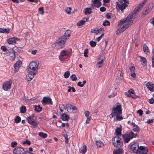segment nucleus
Here are the masks:
<instances>
[{"instance_id":"052dcab7","label":"nucleus","mask_w":154,"mask_h":154,"mask_svg":"<svg viewBox=\"0 0 154 154\" xmlns=\"http://www.w3.org/2000/svg\"><path fill=\"white\" fill-rule=\"evenodd\" d=\"M111 13H108V14H106V17L108 19H110L111 17Z\"/></svg>"},{"instance_id":"58836bf2","label":"nucleus","mask_w":154,"mask_h":154,"mask_svg":"<svg viewBox=\"0 0 154 154\" xmlns=\"http://www.w3.org/2000/svg\"><path fill=\"white\" fill-rule=\"evenodd\" d=\"M87 150V147L86 145H84L83 146V149L81 150V152L82 154H85Z\"/></svg>"},{"instance_id":"f704fd0d","label":"nucleus","mask_w":154,"mask_h":154,"mask_svg":"<svg viewBox=\"0 0 154 154\" xmlns=\"http://www.w3.org/2000/svg\"><path fill=\"white\" fill-rule=\"evenodd\" d=\"M42 108L41 107L40 105L36 106H35V110L38 112H39L41 110Z\"/></svg>"},{"instance_id":"6e6d98bb","label":"nucleus","mask_w":154,"mask_h":154,"mask_svg":"<svg viewBox=\"0 0 154 154\" xmlns=\"http://www.w3.org/2000/svg\"><path fill=\"white\" fill-rule=\"evenodd\" d=\"M106 8L104 7H102L100 8V11L101 12H104L106 10Z\"/></svg>"},{"instance_id":"37998d69","label":"nucleus","mask_w":154,"mask_h":154,"mask_svg":"<svg viewBox=\"0 0 154 154\" xmlns=\"http://www.w3.org/2000/svg\"><path fill=\"white\" fill-rule=\"evenodd\" d=\"M90 44L91 46L93 47H95L96 45V43L95 42L91 41L90 42Z\"/></svg>"},{"instance_id":"bb28decb","label":"nucleus","mask_w":154,"mask_h":154,"mask_svg":"<svg viewBox=\"0 0 154 154\" xmlns=\"http://www.w3.org/2000/svg\"><path fill=\"white\" fill-rule=\"evenodd\" d=\"M9 32L10 29L8 28L5 29L4 28H0V33H8Z\"/></svg>"},{"instance_id":"6e6552de","label":"nucleus","mask_w":154,"mask_h":154,"mask_svg":"<svg viewBox=\"0 0 154 154\" xmlns=\"http://www.w3.org/2000/svg\"><path fill=\"white\" fill-rule=\"evenodd\" d=\"M146 2V0H145L143 2L139 4L138 6L136 7L135 9L133 11V13L132 14L133 15V14H136L137 13H138L143 8V6H144Z\"/></svg>"},{"instance_id":"2f4dec72","label":"nucleus","mask_w":154,"mask_h":154,"mask_svg":"<svg viewBox=\"0 0 154 154\" xmlns=\"http://www.w3.org/2000/svg\"><path fill=\"white\" fill-rule=\"evenodd\" d=\"M71 33V31L70 30H66L65 32V35L64 37H65V38H68V37L70 36Z\"/></svg>"},{"instance_id":"6ab92c4d","label":"nucleus","mask_w":154,"mask_h":154,"mask_svg":"<svg viewBox=\"0 0 154 154\" xmlns=\"http://www.w3.org/2000/svg\"><path fill=\"white\" fill-rule=\"evenodd\" d=\"M101 0H92L93 6L97 8H99L101 6V4L100 2Z\"/></svg>"},{"instance_id":"5fc2aeb1","label":"nucleus","mask_w":154,"mask_h":154,"mask_svg":"<svg viewBox=\"0 0 154 154\" xmlns=\"http://www.w3.org/2000/svg\"><path fill=\"white\" fill-rule=\"evenodd\" d=\"M89 112L88 111H85V114L87 118L90 117L89 116Z\"/></svg>"},{"instance_id":"0eeeda50","label":"nucleus","mask_w":154,"mask_h":154,"mask_svg":"<svg viewBox=\"0 0 154 154\" xmlns=\"http://www.w3.org/2000/svg\"><path fill=\"white\" fill-rule=\"evenodd\" d=\"M112 143L115 147H121L123 145L121 138L118 136L115 137L112 139Z\"/></svg>"},{"instance_id":"79ce46f5","label":"nucleus","mask_w":154,"mask_h":154,"mask_svg":"<svg viewBox=\"0 0 154 154\" xmlns=\"http://www.w3.org/2000/svg\"><path fill=\"white\" fill-rule=\"evenodd\" d=\"M38 10L39 12V14L42 15L44 14V8L43 7L40 8L38 9Z\"/></svg>"},{"instance_id":"49530a36","label":"nucleus","mask_w":154,"mask_h":154,"mask_svg":"<svg viewBox=\"0 0 154 154\" xmlns=\"http://www.w3.org/2000/svg\"><path fill=\"white\" fill-rule=\"evenodd\" d=\"M91 9L90 8H86L85 10V13L86 14H90L91 13Z\"/></svg>"},{"instance_id":"a18cd8bd","label":"nucleus","mask_w":154,"mask_h":154,"mask_svg":"<svg viewBox=\"0 0 154 154\" xmlns=\"http://www.w3.org/2000/svg\"><path fill=\"white\" fill-rule=\"evenodd\" d=\"M68 88H69L67 90V91L68 92H70L72 90V91H73V92H75V90L74 87H68Z\"/></svg>"},{"instance_id":"de8ad7c7","label":"nucleus","mask_w":154,"mask_h":154,"mask_svg":"<svg viewBox=\"0 0 154 154\" xmlns=\"http://www.w3.org/2000/svg\"><path fill=\"white\" fill-rule=\"evenodd\" d=\"M110 24L108 20H106L103 23V26H106L109 25Z\"/></svg>"},{"instance_id":"39448f33","label":"nucleus","mask_w":154,"mask_h":154,"mask_svg":"<svg viewBox=\"0 0 154 154\" xmlns=\"http://www.w3.org/2000/svg\"><path fill=\"white\" fill-rule=\"evenodd\" d=\"M137 134H134L133 132L122 135L124 142L125 143H128L131 139L136 137Z\"/></svg>"},{"instance_id":"9d476101","label":"nucleus","mask_w":154,"mask_h":154,"mask_svg":"<svg viewBox=\"0 0 154 154\" xmlns=\"http://www.w3.org/2000/svg\"><path fill=\"white\" fill-rule=\"evenodd\" d=\"M66 107L67 111L70 113L76 112L77 109L76 107L70 104L67 105Z\"/></svg>"},{"instance_id":"412c9836","label":"nucleus","mask_w":154,"mask_h":154,"mask_svg":"<svg viewBox=\"0 0 154 154\" xmlns=\"http://www.w3.org/2000/svg\"><path fill=\"white\" fill-rule=\"evenodd\" d=\"M9 56L10 57V60L13 61L14 60L15 57V52L14 50L13 49L11 51L9 54Z\"/></svg>"},{"instance_id":"5701e85b","label":"nucleus","mask_w":154,"mask_h":154,"mask_svg":"<svg viewBox=\"0 0 154 154\" xmlns=\"http://www.w3.org/2000/svg\"><path fill=\"white\" fill-rule=\"evenodd\" d=\"M89 18L84 17L82 20L79 21L77 23V25L78 26L82 25L85 24V22H87Z\"/></svg>"},{"instance_id":"7c9ffc66","label":"nucleus","mask_w":154,"mask_h":154,"mask_svg":"<svg viewBox=\"0 0 154 154\" xmlns=\"http://www.w3.org/2000/svg\"><path fill=\"white\" fill-rule=\"evenodd\" d=\"M69 116L66 114L64 113L62 116V119L64 121H67L69 119Z\"/></svg>"},{"instance_id":"b1692460","label":"nucleus","mask_w":154,"mask_h":154,"mask_svg":"<svg viewBox=\"0 0 154 154\" xmlns=\"http://www.w3.org/2000/svg\"><path fill=\"white\" fill-rule=\"evenodd\" d=\"M123 152V151L122 149L118 148L114 150L113 154H121Z\"/></svg>"},{"instance_id":"13d9d810","label":"nucleus","mask_w":154,"mask_h":154,"mask_svg":"<svg viewBox=\"0 0 154 154\" xmlns=\"http://www.w3.org/2000/svg\"><path fill=\"white\" fill-rule=\"evenodd\" d=\"M137 113L139 114V116H141L143 114V111L141 109H139L137 111Z\"/></svg>"},{"instance_id":"a19ab883","label":"nucleus","mask_w":154,"mask_h":154,"mask_svg":"<svg viewBox=\"0 0 154 154\" xmlns=\"http://www.w3.org/2000/svg\"><path fill=\"white\" fill-rule=\"evenodd\" d=\"M21 118L19 116H17L15 118V122L16 123H18L20 122L21 121Z\"/></svg>"},{"instance_id":"1a4fd4ad","label":"nucleus","mask_w":154,"mask_h":154,"mask_svg":"<svg viewBox=\"0 0 154 154\" xmlns=\"http://www.w3.org/2000/svg\"><path fill=\"white\" fill-rule=\"evenodd\" d=\"M24 152V149L22 147H15L13 151L14 154H23Z\"/></svg>"},{"instance_id":"20e7f679","label":"nucleus","mask_w":154,"mask_h":154,"mask_svg":"<svg viewBox=\"0 0 154 154\" xmlns=\"http://www.w3.org/2000/svg\"><path fill=\"white\" fill-rule=\"evenodd\" d=\"M121 107L120 105H117L116 107H113L112 112L116 115V118L117 120H120L122 119V117L120 116L122 113Z\"/></svg>"},{"instance_id":"a878e982","label":"nucleus","mask_w":154,"mask_h":154,"mask_svg":"<svg viewBox=\"0 0 154 154\" xmlns=\"http://www.w3.org/2000/svg\"><path fill=\"white\" fill-rule=\"evenodd\" d=\"M91 32V33H95L96 35H98L99 33H101L100 30H99V29L97 28L92 29Z\"/></svg>"},{"instance_id":"c756f323","label":"nucleus","mask_w":154,"mask_h":154,"mask_svg":"<svg viewBox=\"0 0 154 154\" xmlns=\"http://www.w3.org/2000/svg\"><path fill=\"white\" fill-rule=\"evenodd\" d=\"M143 49L144 52L147 54V53L149 52V50L146 44H144L143 45Z\"/></svg>"},{"instance_id":"c9c22d12","label":"nucleus","mask_w":154,"mask_h":154,"mask_svg":"<svg viewBox=\"0 0 154 154\" xmlns=\"http://www.w3.org/2000/svg\"><path fill=\"white\" fill-rule=\"evenodd\" d=\"M20 112L22 113H24L26 112V107L24 106H22L20 109Z\"/></svg>"},{"instance_id":"f03ea898","label":"nucleus","mask_w":154,"mask_h":154,"mask_svg":"<svg viewBox=\"0 0 154 154\" xmlns=\"http://www.w3.org/2000/svg\"><path fill=\"white\" fill-rule=\"evenodd\" d=\"M39 63L37 62L32 61L29 64L28 74L26 79L28 81H30L38 72Z\"/></svg>"},{"instance_id":"e2e57ef3","label":"nucleus","mask_w":154,"mask_h":154,"mask_svg":"<svg viewBox=\"0 0 154 154\" xmlns=\"http://www.w3.org/2000/svg\"><path fill=\"white\" fill-rule=\"evenodd\" d=\"M154 120L153 119H149L147 121V123H152Z\"/></svg>"},{"instance_id":"4c0bfd02","label":"nucleus","mask_w":154,"mask_h":154,"mask_svg":"<svg viewBox=\"0 0 154 154\" xmlns=\"http://www.w3.org/2000/svg\"><path fill=\"white\" fill-rule=\"evenodd\" d=\"M103 62V60H101L100 61H98L97 63V66L98 68H100L102 66Z\"/></svg>"},{"instance_id":"8fccbe9b","label":"nucleus","mask_w":154,"mask_h":154,"mask_svg":"<svg viewBox=\"0 0 154 154\" xmlns=\"http://www.w3.org/2000/svg\"><path fill=\"white\" fill-rule=\"evenodd\" d=\"M103 35L104 34H102L100 36L97 38L95 40V41L97 42H99L100 40L102 38V37L103 36Z\"/></svg>"},{"instance_id":"473e14b6","label":"nucleus","mask_w":154,"mask_h":154,"mask_svg":"<svg viewBox=\"0 0 154 154\" xmlns=\"http://www.w3.org/2000/svg\"><path fill=\"white\" fill-rule=\"evenodd\" d=\"M96 145L98 148L101 147L103 146V143L100 140L96 142Z\"/></svg>"},{"instance_id":"0e129e2a","label":"nucleus","mask_w":154,"mask_h":154,"mask_svg":"<svg viewBox=\"0 0 154 154\" xmlns=\"http://www.w3.org/2000/svg\"><path fill=\"white\" fill-rule=\"evenodd\" d=\"M112 112V113L110 114V118H112L114 116H115L116 115L113 112Z\"/></svg>"},{"instance_id":"3c124183","label":"nucleus","mask_w":154,"mask_h":154,"mask_svg":"<svg viewBox=\"0 0 154 154\" xmlns=\"http://www.w3.org/2000/svg\"><path fill=\"white\" fill-rule=\"evenodd\" d=\"M88 53V50L87 49H86L85 50L84 52V56L87 57H88V56L87 55V54Z\"/></svg>"},{"instance_id":"cd10ccee","label":"nucleus","mask_w":154,"mask_h":154,"mask_svg":"<svg viewBox=\"0 0 154 154\" xmlns=\"http://www.w3.org/2000/svg\"><path fill=\"white\" fill-rule=\"evenodd\" d=\"M122 130V128L121 127L117 128L115 130V133L117 135H120L121 134V131Z\"/></svg>"},{"instance_id":"f257e3e1","label":"nucleus","mask_w":154,"mask_h":154,"mask_svg":"<svg viewBox=\"0 0 154 154\" xmlns=\"http://www.w3.org/2000/svg\"><path fill=\"white\" fill-rule=\"evenodd\" d=\"M133 15L132 14H129L125 19L121 20L118 23V26L120 27L121 25L125 23L122 27H119L117 31L116 34L118 35L125 31L127 28L130 27L132 24L133 21L132 20Z\"/></svg>"},{"instance_id":"ea45409f","label":"nucleus","mask_w":154,"mask_h":154,"mask_svg":"<svg viewBox=\"0 0 154 154\" xmlns=\"http://www.w3.org/2000/svg\"><path fill=\"white\" fill-rule=\"evenodd\" d=\"M70 75V73L69 71L66 72L64 74V76L65 78H68Z\"/></svg>"},{"instance_id":"423d86ee","label":"nucleus","mask_w":154,"mask_h":154,"mask_svg":"<svg viewBox=\"0 0 154 154\" xmlns=\"http://www.w3.org/2000/svg\"><path fill=\"white\" fill-rule=\"evenodd\" d=\"M67 39V38H65L63 35L60 38L54 43L52 45L53 47L56 46H60L62 47L66 42V40Z\"/></svg>"},{"instance_id":"9b49d317","label":"nucleus","mask_w":154,"mask_h":154,"mask_svg":"<svg viewBox=\"0 0 154 154\" xmlns=\"http://www.w3.org/2000/svg\"><path fill=\"white\" fill-rule=\"evenodd\" d=\"M153 7V4L152 3H149L146 7L144 12H143L142 14L143 15V17L147 15L152 10Z\"/></svg>"},{"instance_id":"aec40b11","label":"nucleus","mask_w":154,"mask_h":154,"mask_svg":"<svg viewBox=\"0 0 154 154\" xmlns=\"http://www.w3.org/2000/svg\"><path fill=\"white\" fill-rule=\"evenodd\" d=\"M126 95L128 97H131L132 98H136L137 97L134 94V90L132 89L128 91V94H127Z\"/></svg>"},{"instance_id":"ddd939ff","label":"nucleus","mask_w":154,"mask_h":154,"mask_svg":"<svg viewBox=\"0 0 154 154\" xmlns=\"http://www.w3.org/2000/svg\"><path fill=\"white\" fill-rule=\"evenodd\" d=\"M139 147L138 144L137 143H134L131 146L130 149L133 152L137 154Z\"/></svg>"},{"instance_id":"72a5a7b5","label":"nucleus","mask_w":154,"mask_h":154,"mask_svg":"<svg viewBox=\"0 0 154 154\" xmlns=\"http://www.w3.org/2000/svg\"><path fill=\"white\" fill-rule=\"evenodd\" d=\"M72 8L70 7H66L65 8L64 11L68 14H70L71 13V11Z\"/></svg>"},{"instance_id":"c03bdc74","label":"nucleus","mask_w":154,"mask_h":154,"mask_svg":"<svg viewBox=\"0 0 154 154\" xmlns=\"http://www.w3.org/2000/svg\"><path fill=\"white\" fill-rule=\"evenodd\" d=\"M70 77L72 80L73 81H75L77 79V78L76 77V76L75 74L72 75Z\"/></svg>"},{"instance_id":"dca6fc26","label":"nucleus","mask_w":154,"mask_h":154,"mask_svg":"<svg viewBox=\"0 0 154 154\" xmlns=\"http://www.w3.org/2000/svg\"><path fill=\"white\" fill-rule=\"evenodd\" d=\"M146 85L150 91L153 92L154 91V85L152 82H148Z\"/></svg>"},{"instance_id":"603ef678","label":"nucleus","mask_w":154,"mask_h":154,"mask_svg":"<svg viewBox=\"0 0 154 154\" xmlns=\"http://www.w3.org/2000/svg\"><path fill=\"white\" fill-rule=\"evenodd\" d=\"M17 144V143L16 141H14L11 143V146L12 147H14L16 146Z\"/></svg>"},{"instance_id":"774afa93","label":"nucleus","mask_w":154,"mask_h":154,"mask_svg":"<svg viewBox=\"0 0 154 154\" xmlns=\"http://www.w3.org/2000/svg\"><path fill=\"white\" fill-rule=\"evenodd\" d=\"M151 23L152 24L154 25V18H152L150 20Z\"/></svg>"},{"instance_id":"4be33fe9","label":"nucleus","mask_w":154,"mask_h":154,"mask_svg":"<svg viewBox=\"0 0 154 154\" xmlns=\"http://www.w3.org/2000/svg\"><path fill=\"white\" fill-rule=\"evenodd\" d=\"M22 64V62L20 60L16 62V63L14 65L15 72L18 71L20 66Z\"/></svg>"},{"instance_id":"4d7b16f0","label":"nucleus","mask_w":154,"mask_h":154,"mask_svg":"<svg viewBox=\"0 0 154 154\" xmlns=\"http://www.w3.org/2000/svg\"><path fill=\"white\" fill-rule=\"evenodd\" d=\"M149 102L150 104H153L154 103V99L152 98L149 100Z\"/></svg>"},{"instance_id":"338daca9","label":"nucleus","mask_w":154,"mask_h":154,"mask_svg":"<svg viewBox=\"0 0 154 154\" xmlns=\"http://www.w3.org/2000/svg\"><path fill=\"white\" fill-rule=\"evenodd\" d=\"M131 76L134 78L136 76V75L134 72H133L131 73Z\"/></svg>"},{"instance_id":"680f3d73","label":"nucleus","mask_w":154,"mask_h":154,"mask_svg":"<svg viewBox=\"0 0 154 154\" xmlns=\"http://www.w3.org/2000/svg\"><path fill=\"white\" fill-rule=\"evenodd\" d=\"M77 85L81 87H83V84H82L81 82H79L77 83Z\"/></svg>"},{"instance_id":"f8f14e48","label":"nucleus","mask_w":154,"mask_h":154,"mask_svg":"<svg viewBox=\"0 0 154 154\" xmlns=\"http://www.w3.org/2000/svg\"><path fill=\"white\" fill-rule=\"evenodd\" d=\"M12 82L10 81L5 82L3 84V89L5 91H8L11 88Z\"/></svg>"},{"instance_id":"a211bd4d","label":"nucleus","mask_w":154,"mask_h":154,"mask_svg":"<svg viewBox=\"0 0 154 154\" xmlns=\"http://www.w3.org/2000/svg\"><path fill=\"white\" fill-rule=\"evenodd\" d=\"M27 120L28 122L34 127L35 128L37 127V123L36 122L33 120L30 117H28L27 118Z\"/></svg>"},{"instance_id":"864d4df0","label":"nucleus","mask_w":154,"mask_h":154,"mask_svg":"<svg viewBox=\"0 0 154 154\" xmlns=\"http://www.w3.org/2000/svg\"><path fill=\"white\" fill-rule=\"evenodd\" d=\"M130 69L131 72V73L133 72H134L135 67L134 66H131L130 68Z\"/></svg>"},{"instance_id":"2eb2a0df","label":"nucleus","mask_w":154,"mask_h":154,"mask_svg":"<svg viewBox=\"0 0 154 154\" xmlns=\"http://www.w3.org/2000/svg\"><path fill=\"white\" fill-rule=\"evenodd\" d=\"M20 40V39L17 38L13 37L10 38L8 40V42L9 44L14 45L16 43L17 41Z\"/></svg>"},{"instance_id":"c85d7f7f","label":"nucleus","mask_w":154,"mask_h":154,"mask_svg":"<svg viewBox=\"0 0 154 154\" xmlns=\"http://www.w3.org/2000/svg\"><path fill=\"white\" fill-rule=\"evenodd\" d=\"M69 54L68 51L66 50H63L60 52V55L62 56H65Z\"/></svg>"},{"instance_id":"e433bc0d","label":"nucleus","mask_w":154,"mask_h":154,"mask_svg":"<svg viewBox=\"0 0 154 154\" xmlns=\"http://www.w3.org/2000/svg\"><path fill=\"white\" fill-rule=\"evenodd\" d=\"M38 134L39 136L43 138H45L47 136V134L44 133L42 132H39V133Z\"/></svg>"},{"instance_id":"f3484780","label":"nucleus","mask_w":154,"mask_h":154,"mask_svg":"<svg viewBox=\"0 0 154 154\" xmlns=\"http://www.w3.org/2000/svg\"><path fill=\"white\" fill-rule=\"evenodd\" d=\"M42 102L43 103H44L46 104L51 105H52L53 104L51 99L50 98H48L47 97H44L43 98V99L42 101Z\"/></svg>"},{"instance_id":"bf43d9fd","label":"nucleus","mask_w":154,"mask_h":154,"mask_svg":"<svg viewBox=\"0 0 154 154\" xmlns=\"http://www.w3.org/2000/svg\"><path fill=\"white\" fill-rule=\"evenodd\" d=\"M1 49L2 50L4 51H6L7 50V48L5 46H2L1 47Z\"/></svg>"},{"instance_id":"393cba45","label":"nucleus","mask_w":154,"mask_h":154,"mask_svg":"<svg viewBox=\"0 0 154 154\" xmlns=\"http://www.w3.org/2000/svg\"><path fill=\"white\" fill-rule=\"evenodd\" d=\"M131 125L133 126V130L137 132H139L140 131V129L139 127L136 125L134 123L132 122Z\"/></svg>"},{"instance_id":"09e8293b","label":"nucleus","mask_w":154,"mask_h":154,"mask_svg":"<svg viewBox=\"0 0 154 154\" xmlns=\"http://www.w3.org/2000/svg\"><path fill=\"white\" fill-rule=\"evenodd\" d=\"M140 57L141 59L140 61L143 62L144 63H145L146 61V58L141 56H140Z\"/></svg>"},{"instance_id":"7ed1b4c3","label":"nucleus","mask_w":154,"mask_h":154,"mask_svg":"<svg viewBox=\"0 0 154 154\" xmlns=\"http://www.w3.org/2000/svg\"><path fill=\"white\" fill-rule=\"evenodd\" d=\"M119 2H116V7L118 8L121 11L123 12L124 10L127 6L125 3H129L128 1L127 0H118Z\"/></svg>"},{"instance_id":"69168bd1","label":"nucleus","mask_w":154,"mask_h":154,"mask_svg":"<svg viewBox=\"0 0 154 154\" xmlns=\"http://www.w3.org/2000/svg\"><path fill=\"white\" fill-rule=\"evenodd\" d=\"M87 118V119L86 121V123L88 124L90 122V117H88V118Z\"/></svg>"},{"instance_id":"4468645a","label":"nucleus","mask_w":154,"mask_h":154,"mask_svg":"<svg viewBox=\"0 0 154 154\" xmlns=\"http://www.w3.org/2000/svg\"><path fill=\"white\" fill-rule=\"evenodd\" d=\"M147 151L148 150L146 147L140 146L139 147L137 154H146L147 152Z\"/></svg>"}]
</instances>
